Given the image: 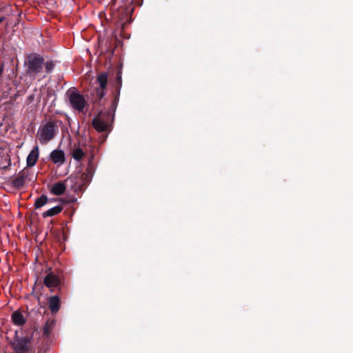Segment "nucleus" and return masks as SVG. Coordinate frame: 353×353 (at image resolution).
Masks as SVG:
<instances>
[{"instance_id":"12","label":"nucleus","mask_w":353,"mask_h":353,"mask_svg":"<svg viewBox=\"0 0 353 353\" xmlns=\"http://www.w3.org/2000/svg\"><path fill=\"white\" fill-rule=\"evenodd\" d=\"M72 157L76 161H81L85 156V152L79 147L73 148L71 152Z\"/></svg>"},{"instance_id":"5","label":"nucleus","mask_w":353,"mask_h":353,"mask_svg":"<svg viewBox=\"0 0 353 353\" xmlns=\"http://www.w3.org/2000/svg\"><path fill=\"white\" fill-rule=\"evenodd\" d=\"M12 347L17 353H29L31 342L29 338L17 339L12 343Z\"/></svg>"},{"instance_id":"2","label":"nucleus","mask_w":353,"mask_h":353,"mask_svg":"<svg viewBox=\"0 0 353 353\" xmlns=\"http://www.w3.org/2000/svg\"><path fill=\"white\" fill-rule=\"evenodd\" d=\"M57 130V128L53 123H46L39 128L37 137L40 143H46L54 137Z\"/></svg>"},{"instance_id":"10","label":"nucleus","mask_w":353,"mask_h":353,"mask_svg":"<svg viewBox=\"0 0 353 353\" xmlns=\"http://www.w3.org/2000/svg\"><path fill=\"white\" fill-rule=\"evenodd\" d=\"M66 189V185L64 183L58 182L52 185L51 192L54 195L62 194Z\"/></svg>"},{"instance_id":"13","label":"nucleus","mask_w":353,"mask_h":353,"mask_svg":"<svg viewBox=\"0 0 353 353\" xmlns=\"http://www.w3.org/2000/svg\"><path fill=\"white\" fill-rule=\"evenodd\" d=\"M62 209L63 208L61 206H59V205L55 206V207L49 209L48 210L44 212L42 214V216H43V217H47V216H52L57 215L62 211Z\"/></svg>"},{"instance_id":"14","label":"nucleus","mask_w":353,"mask_h":353,"mask_svg":"<svg viewBox=\"0 0 353 353\" xmlns=\"http://www.w3.org/2000/svg\"><path fill=\"white\" fill-rule=\"evenodd\" d=\"M13 323L17 325H21L25 323L23 316L19 312H14L12 315Z\"/></svg>"},{"instance_id":"4","label":"nucleus","mask_w":353,"mask_h":353,"mask_svg":"<svg viewBox=\"0 0 353 353\" xmlns=\"http://www.w3.org/2000/svg\"><path fill=\"white\" fill-rule=\"evenodd\" d=\"M92 125L98 132L106 131L109 128V115L100 112L92 121Z\"/></svg>"},{"instance_id":"6","label":"nucleus","mask_w":353,"mask_h":353,"mask_svg":"<svg viewBox=\"0 0 353 353\" xmlns=\"http://www.w3.org/2000/svg\"><path fill=\"white\" fill-rule=\"evenodd\" d=\"M97 81L99 83V88L97 90V96L101 99L105 95L104 89L106 87L108 78L105 74H100L97 77Z\"/></svg>"},{"instance_id":"9","label":"nucleus","mask_w":353,"mask_h":353,"mask_svg":"<svg viewBox=\"0 0 353 353\" xmlns=\"http://www.w3.org/2000/svg\"><path fill=\"white\" fill-rule=\"evenodd\" d=\"M44 283L48 288L57 287L59 283V279L56 275L49 273L45 277Z\"/></svg>"},{"instance_id":"1","label":"nucleus","mask_w":353,"mask_h":353,"mask_svg":"<svg viewBox=\"0 0 353 353\" xmlns=\"http://www.w3.org/2000/svg\"><path fill=\"white\" fill-rule=\"evenodd\" d=\"M27 74L35 79L43 72V59L38 54H30L26 61Z\"/></svg>"},{"instance_id":"17","label":"nucleus","mask_w":353,"mask_h":353,"mask_svg":"<svg viewBox=\"0 0 353 353\" xmlns=\"http://www.w3.org/2000/svg\"><path fill=\"white\" fill-rule=\"evenodd\" d=\"M1 149L3 150V155H6V157L8 156L10 149H9L7 143H3L2 144V145L1 146Z\"/></svg>"},{"instance_id":"18","label":"nucleus","mask_w":353,"mask_h":353,"mask_svg":"<svg viewBox=\"0 0 353 353\" xmlns=\"http://www.w3.org/2000/svg\"><path fill=\"white\" fill-rule=\"evenodd\" d=\"M43 332H44V334H48L49 332H48V329L47 327H44Z\"/></svg>"},{"instance_id":"20","label":"nucleus","mask_w":353,"mask_h":353,"mask_svg":"<svg viewBox=\"0 0 353 353\" xmlns=\"http://www.w3.org/2000/svg\"><path fill=\"white\" fill-rule=\"evenodd\" d=\"M3 18L0 17V23L3 21Z\"/></svg>"},{"instance_id":"19","label":"nucleus","mask_w":353,"mask_h":353,"mask_svg":"<svg viewBox=\"0 0 353 353\" xmlns=\"http://www.w3.org/2000/svg\"><path fill=\"white\" fill-rule=\"evenodd\" d=\"M2 72H3V67L1 66L0 68V75L1 74Z\"/></svg>"},{"instance_id":"16","label":"nucleus","mask_w":353,"mask_h":353,"mask_svg":"<svg viewBox=\"0 0 353 353\" xmlns=\"http://www.w3.org/2000/svg\"><path fill=\"white\" fill-rule=\"evenodd\" d=\"M45 67V70L46 73L50 72L52 68H54V64L51 61L46 62L45 64L43 63V68Z\"/></svg>"},{"instance_id":"15","label":"nucleus","mask_w":353,"mask_h":353,"mask_svg":"<svg viewBox=\"0 0 353 353\" xmlns=\"http://www.w3.org/2000/svg\"><path fill=\"white\" fill-rule=\"evenodd\" d=\"M48 199L47 196L42 195L40 197L37 198L34 201V207L38 209L43 205H45L48 203Z\"/></svg>"},{"instance_id":"3","label":"nucleus","mask_w":353,"mask_h":353,"mask_svg":"<svg viewBox=\"0 0 353 353\" xmlns=\"http://www.w3.org/2000/svg\"><path fill=\"white\" fill-rule=\"evenodd\" d=\"M67 94L71 106L78 111H83L87 103L84 97L74 89H70Z\"/></svg>"},{"instance_id":"8","label":"nucleus","mask_w":353,"mask_h":353,"mask_svg":"<svg viewBox=\"0 0 353 353\" xmlns=\"http://www.w3.org/2000/svg\"><path fill=\"white\" fill-rule=\"evenodd\" d=\"M50 159L54 163L62 165L65 163V154L62 150H54L50 154Z\"/></svg>"},{"instance_id":"7","label":"nucleus","mask_w":353,"mask_h":353,"mask_svg":"<svg viewBox=\"0 0 353 353\" xmlns=\"http://www.w3.org/2000/svg\"><path fill=\"white\" fill-rule=\"evenodd\" d=\"M39 147L37 145H36L35 147L33 148V149L32 150V151L30 152V154H28V156L27 157V159H26L27 166L32 167L36 164V163L38 160V158H39Z\"/></svg>"},{"instance_id":"11","label":"nucleus","mask_w":353,"mask_h":353,"mask_svg":"<svg viewBox=\"0 0 353 353\" xmlns=\"http://www.w3.org/2000/svg\"><path fill=\"white\" fill-rule=\"evenodd\" d=\"M49 307L52 312H57L59 309V299L57 296H54L50 299Z\"/></svg>"}]
</instances>
